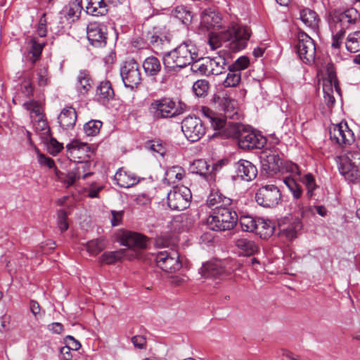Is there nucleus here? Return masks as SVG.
Instances as JSON below:
<instances>
[{"label":"nucleus","instance_id":"obj_34","mask_svg":"<svg viewBox=\"0 0 360 360\" xmlns=\"http://www.w3.org/2000/svg\"><path fill=\"white\" fill-rule=\"evenodd\" d=\"M209 75H219L222 74L227 68L226 59L221 56L213 58H207Z\"/></svg>","mask_w":360,"mask_h":360},{"label":"nucleus","instance_id":"obj_13","mask_svg":"<svg viewBox=\"0 0 360 360\" xmlns=\"http://www.w3.org/2000/svg\"><path fill=\"white\" fill-rule=\"evenodd\" d=\"M181 130L191 142L200 140L205 134V127L202 121L197 117L188 116L181 122Z\"/></svg>","mask_w":360,"mask_h":360},{"label":"nucleus","instance_id":"obj_37","mask_svg":"<svg viewBox=\"0 0 360 360\" xmlns=\"http://www.w3.org/2000/svg\"><path fill=\"white\" fill-rule=\"evenodd\" d=\"M185 174V170L181 167L173 166L166 171L163 182L170 186L175 184L176 181L181 180Z\"/></svg>","mask_w":360,"mask_h":360},{"label":"nucleus","instance_id":"obj_60","mask_svg":"<svg viewBox=\"0 0 360 360\" xmlns=\"http://www.w3.org/2000/svg\"><path fill=\"white\" fill-rule=\"evenodd\" d=\"M37 84L39 86H45L49 83L48 69L46 68H39L37 70Z\"/></svg>","mask_w":360,"mask_h":360},{"label":"nucleus","instance_id":"obj_54","mask_svg":"<svg viewBox=\"0 0 360 360\" xmlns=\"http://www.w3.org/2000/svg\"><path fill=\"white\" fill-rule=\"evenodd\" d=\"M209 89V83L204 79L196 81L193 86V90L197 96H205Z\"/></svg>","mask_w":360,"mask_h":360},{"label":"nucleus","instance_id":"obj_46","mask_svg":"<svg viewBox=\"0 0 360 360\" xmlns=\"http://www.w3.org/2000/svg\"><path fill=\"white\" fill-rule=\"evenodd\" d=\"M238 220L243 231L248 232L255 231L257 219L253 218L251 216H241Z\"/></svg>","mask_w":360,"mask_h":360},{"label":"nucleus","instance_id":"obj_59","mask_svg":"<svg viewBox=\"0 0 360 360\" xmlns=\"http://www.w3.org/2000/svg\"><path fill=\"white\" fill-rule=\"evenodd\" d=\"M21 89L22 93L27 97H30L31 96H32L34 91V86L32 85L30 76H25L24 80L21 83Z\"/></svg>","mask_w":360,"mask_h":360},{"label":"nucleus","instance_id":"obj_20","mask_svg":"<svg viewBox=\"0 0 360 360\" xmlns=\"http://www.w3.org/2000/svg\"><path fill=\"white\" fill-rule=\"evenodd\" d=\"M148 238L138 233L127 232L122 239V244L130 249H144L147 246Z\"/></svg>","mask_w":360,"mask_h":360},{"label":"nucleus","instance_id":"obj_10","mask_svg":"<svg viewBox=\"0 0 360 360\" xmlns=\"http://www.w3.org/2000/svg\"><path fill=\"white\" fill-rule=\"evenodd\" d=\"M154 260L159 268L168 273L175 272L182 266L179 252L172 249L157 252L154 255Z\"/></svg>","mask_w":360,"mask_h":360},{"label":"nucleus","instance_id":"obj_5","mask_svg":"<svg viewBox=\"0 0 360 360\" xmlns=\"http://www.w3.org/2000/svg\"><path fill=\"white\" fill-rule=\"evenodd\" d=\"M238 221V214L229 206L214 208L212 214L207 219L210 228L216 231L233 229Z\"/></svg>","mask_w":360,"mask_h":360},{"label":"nucleus","instance_id":"obj_8","mask_svg":"<svg viewBox=\"0 0 360 360\" xmlns=\"http://www.w3.org/2000/svg\"><path fill=\"white\" fill-rule=\"evenodd\" d=\"M297 39L295 49L300 60L306 64L313 63L316 57L314 41L304 32H298Z\"/></svg>","mask_w":360,"mask_h":360},{"label":"nucleus","instance_id":"obj_42","mask_svg":"<svg viewBox=\"0 0 360 360\" xmlns=\"http://www.w3.org/2000/svg\"><path fill=\"white\" fill-rule=\"evenodd\" d=\"M77 87L78 91L83 94L87 93L91 88V79L86 72L82 71L79 73Z\"/></svg>","mask_w":360,"mask_h":360},{"label":"nucleus","instance_id":"obj_38","mask_svg":"<svg viewBox=\"0 0 360 360\" xmlns=\"http://www.w3.org/2000/svg\"><path fill=\"white\" fill-rule=\"evenodd\" d=\"M127 250L125 249H120L116 251L105 252L103 253L100 257V261L106 264H112L117 262L120 261L122 258L126 257Z\"/></svg>","mask_w":360,"mask_h":360},{"label":"nucleus","instance_id":"obj_1","mask_svg":"<svg viewBox=\"0 0 360 360\" xmlns=\"http://www.w3.org/2000/svg\"><path fill=\"white\" fill-rule=\"evenodd\" d=\"M197 58L196 46L191 40H186L173 50L164 53L162 61L166 72H174L191 65Z\"/></svg>","mask_w":360,"mask_h":360},{"label":"nucleus","instance_id":"obj_51","mask_svg":"<svg viewBox=\"0 0 360 360\" xmlns=\"http://www.w3.org/2000/svg\"><path fill=\"white\" fill-rule=\"evenodd\" d=\"M37 131L41 132V139L49 138L51 136V129L48 125L47 121L44 119V116L38 118L37 123L34 124Z\"/></svg>","mask_w":360,"mask_h":360},{"label":"nucleus","instance_id":"obj_11","mask_svg":"<svg viewBox=\"0 0 360 360\" xmlns=\"http://www.w3.org/2000/svg\"><path fill=\"white\" fill-rule=\"evenodd\" d=\"M191 193L188 188L184 186H174L167 194L168 206L174 210H184L189 206Z\"/></svg>","mask_w":360,"mask_h":360},{"label":"nucleus","instance_id":"obj_19","mask_svg":"<svg viewBox=\"0 0 360 360\" xmlns=\"http://www.w3.org/2000/svg\"><path fill=\"white\" fill-rule=\"evenodd\" d=\"M201 274L205 278L224 279L229 276V273L222 264L219 262H210L203 264Z\"/></svg>","mask_w":360,"mask_h":360},{"label":"nucleus","instance_id":"obj_62","mask_svg":"<svg viewBox=\"0 0 360 360\" xmlns=\"http://www.w3.org/2000/svg\"><path fill=\"white\" fill-rule=\"evenodd\" d=\"M134 346L138 349H144L146 346V339L143 335H135L131 339Z\"/></svg>","mask_w":360,"mask_h":360},{"label":"nucleus","instance_id":"obj_31","mask_svg":"<svg viewBox=\"0 0 360 360\" xmlns=\"http://www.w3.org/2000/svg\"><path fill=\"white\" fill-rule=\"evenodd\" d=\"M82 2L79 0H71L63 9L64 16L72 21L77 20L82 10Z\"/></svg>","mask_w":360,"mask_h":360},{"label":"nucleus","instance_id":"obj_15","mask_svg":"<svg viewBox=\"0 0 360 360\" xmlns=\"http://www.w3.org/2000/svg\"><path fill=\"white\" fill-rule=\"evenodd\" d=\"M87 38L91 44L96 47H103L107 43V27L98 22H90L86 27Z\"/></svg>","mask_w":360,"mask_h":360},{"label":"nucleus","instance_id":"obj_44","mask_svg":"<svg viewBox=\"0 0 360 360\" xmlns=\"http://www.w3.org/2000/svg\"><path fill=\"white\" fill-rule=\"evenodd\" d=\"M191 70L195 73L209 76L207 58L200 59L198 56L191 63Z\"/></svg>","mask_w":360,"mask_h":360},{"label":"nucleus","instance_id":"obj_14","mask_svg":"<svg viewBox=\"0 0 360 360\" xmlns=\"http://www.w3.org/2000/svg\"><path fill=\"white\" fill-rule=\"evenodd\" d=\"M266 143V139L262 134L245 127L239 135L238 144L244 150L261 149Z\"/></svg>","mask_w":360,"mask_h":360},{"label":"nucleus","instance_id":"obj_23","mask_svg":"<svg viewBox=\"0 0 360 360\" xmlns=\"http://www.w3.org/2000/svg\"><path fill=\"white\" fill-rule=\"evenodd\" d=\"M27 44L28 59L32 62V64L34 65L36 61L39 59L45 42L42 40H39L36 37H31L27 39Z\"/></svg>","mask_w":360,"mask_h":360},{"label":"nucleus","instance_id":"obj_61","mask_svg":"<svg viewBox=\"0 0 360 360\" xmlns=\"http://www.w3.org/2000/svg\"><path fill=\"white\" fill-rule=\"evenodd\" d=\"M37 32L40 37H46L47 32L46 13H44L42 16L40 18Z\"/></svg>","mask_w":360,"mask_h":360},{"label":"nucleus","instance_id":"obj_53","mask_svg":"<svg viewBox=\"0 0 360 360\" xmlns=\"http://www.w3.org/2000/svg\"><path fill=\"white\" fill-rule=\"evenodd\" d=\"M301 224L300 221H296L293 224L288 226V227H283L281 229V232L283 236H285L290 240L297 237V230L300 229Z\"/></svg>","mask_w":360,"mask_h":360},{"label":"nucleus","instance_id":"obj_16","mask_svg":"<svg viewBox=\"0 0 360 360\" xmlns=\"http://www.w3.org/2000/svg\"><path fill=\"white\" fill-rule=\"evenodd\" d=\"M330 139L340 146H344L354 141V134L346 122L333 124L329 129Z\"/></svg>","mask_w":360,"mask_h":360},{"label":"nucleus","instance_id":"obj_58","mask_svg":"<svg viewBox=\"0 0 360 360\" xmlns=\"http://www.w3.org/2000/svg\"><path fill=\"white\" fill-rule=\"evenodd\" d=\"M23 106L26 110L30 111L32 113H34L38 118L44 116L41 112L40 104L37 101H31L26 102L23 104Z\"/></svg>","mask_w":360,"mask_h":360},{"label":"nucleus","instance_id":"obj_63","mask_svg":"<svg viewBox=\"0 0 360 360\" xmlns=\"http://www.w3.org/2000/svg\"><path fill=\"white\" fill-rule=\"evenodd\" d=\"M39 162L40 165L47 166L50 169H55L56 168L54 160L43 154L39 155Z\"/></svg>","mask_w":360,"mask_h":360},{"label":"nucleus","instance_id":"obj_2","mask_svg":"<svg viewBox=\"0 0 360 360\" xmlns=\"http://www.w3.org/2000/svg\"><path fill=\"white\" fill-rule=\"evenodd\" d=\"M359 13L354 8L345 11H334L328 16V25L333 33L332 47L339 49L342 44L345 31L356 24Z\"/></svg>","mask_w":360,"mask_h":360},{"label":"nucleus","instance_id":"obj_30","mask_svg":"<svg viewBox=\"0 0 360 360\" xmlns=\"http://www.w3.org/2000/svg\"><path fill=\"white\" fill-rule=\"evenodd\" d=\"M96 96L99 102L105 103L114 97V91L109 81H103L96 88Z\"/></svg>","mask_w":360,"mask_h":360},{"label":"nucleus","instance_id":"obj_27","mask_svg":"<svg viewBox=\"0 0 360 360\" xmlns=\"http://www.w3.org/2000/svg\"><path fill=\"white\" fill-rule=\"evenodd\" d=\"M265 157L262 158V163L264 169L270 172L278 171L283 162L276 150L265 152Z\"/></svg>","mask_w":360,"mask_h":360},{"label":"nucleus","instance_id":"obj_26","mask_svg":"<svg viewBox=\"0 0 360 360\" xmlns=\"http://www.w3.org/2000/svg\"><path fill=\"white\" fill-rule=\"evenodd\" d=\"M117 185L122 188H129L139 182L136 175L129 171L119 169L114 176Z\"/></svg>","mask_w":360,"mask_h":360},{"label":"nucleus","instance_id":"obj_47","mask_svg":"<svg viewBox=\"0 0 360 360\" xmlns=\"http://www.w3.org/2000/svg\"><path fill=\"white\" fill-rule=\"evenodd\" d=\"M102 125L100 120H90L84 125V131L87 136H94L98 134Z\"/></svg>","mask_w":360,"mask_h":360},{"label":"nucleus","instance_id":"obj_7","mask_svg":"<svg viewBox=\"0 0 360 360\" xmlns=\"http://www.w3.org/2000/svg\"><path fill=\"white\" fill-rule=\"evenodd\" d=\"M149 110L156 120L175 117L184 112L182 107H177L174 101L167 98L153 101Z\"/></svg>","mask_w":360,"mask_h":360},{"label":"nucleus","instance_id":"obj_45","mask_svg":"<svg viewBox=\"0 0 360 360\" xmlns=\"http://www.w3.org/2000/svg\"><path fill=\"white\" fill-rule=\"evenodd\" d=\"M229 73L224 81V86L225 87H235L240 82L241 73L239 71L235 70L232 68H227Z\"/></svg>","mask_w":360,"mask_h":360},{"label":"nucleus","instance_id":"obj_52","mask_svg":"<svg viewBox=\"0 0 360 360\" xmlns=\"http://www.w3.org/2000/svg\"><path fill=\"white\" fill-rule=\"evenodd\" d=\"M302 182L307 189V196L309 198H312L314 195V190L317 188V185L316 184L314 176L311 174L304 175L302 177Z\"/></svg>","mask_w":360,"mask_h":360},{"label":"nucleus","instance_id":"obj_50","mask_svg":"<svg viewBox=\"0 0 360 360\" xmlns=\"http://www.w3.org/2000/svg\"><path fill=\"white\" fill-rule=\"evenodd\" d=\"M44 143L47 146V150L53 155H57L63 148V144L59 143L55 138L51 136L49 138H45Z\"/></svg>","mask_w":360,"mask_h":360},{"label":"nucleus","instance_id":"obj_3","mask_svg":"<svg viewBox=\"0 0 360 360\" xmlns=\"http://www.w3.org/2000/svg\"><path fill=\"white\" fill-rule=\"evenodd\" d=\"M251 34L250 27L235 24L221 32L219 37L230 51L238 52L247 46Z\"/></svg>","mask_w":360,"mask_h":360},{"label":"nucleus","instance_id":"obj_33","mask_svg":"<svg viewBox=\"0 0 360 360\" xmlns=\"http://www.w3.org/2000/svg\"><path fill=\"white\" fill-rule=\"evenodd\" d=\"M150 44L156 54L163 56L169 48L170 40L166 37H160L153 34L150 37Z\"/></svg>","mask_w":360,"mask_h":360},{"label":"nucleus","instance_id":"obj_39","mask_svg":"<svg viewBox=\"0 0 360 360\" xmlns=\"http://www.w3.org/2000/svg\"><path fill=\"white\" fill-rule=\"evenodd\" d=\"M236 247L243 251L245 255L250 256L258 251L256 243L248 238H239L236 241Z\"/></svg>","mask_w":360,"mask_h":360},{"label":"nucleus","instance_id":"obj_6","mask_svg":"<svg viewBox=\"0 0 360 360\" xmlns=\"http://www.w3.org/2000/svg\"><path fill=\"white\" fill-rule=\"evenodd\" d=\"M338 169L346 180L356 182L360 178V153L348 152L339 157Z\"/></svg>","mask_w":360,"mask_h":360},{"label":"nucleus","instance_id":"obj_35","mask_svg":"<svg viewBox=\"0 0 360 360\" xmlns=\"http://www.w3.org/2000/svg\"><path fill=\"white\" fill-rule=\"evenodd\" d=\"M202 23L207 29L218 27L221 26V18L218 13L206 10L202 15Z\"/></svg>","mask_w":360,"mask_h":360},{"label":"nucleus","instance_id":"obj_18","mask_svg":"<svg viewBox=\"0 0 360 360\" xmlns=\"http://www.w3.org/2000/svg\"><path fill=\"white\" fill-rule=\"evenodd\" d=\"M89 165V162H81V166H78L75 171H70L67 173H63L55 168V174L58 180L65 184L67 187H70L80 178L82 172H85Z\"/></svg>","mask_w":360,"mask_h":360},{"label":"nucleus","instance_id":"obj_32","mask_svg":"<svg viewBox=\"0 0 360 360\" xmlns=\"http://www.w3.org/2000/svg\"><path fill=\"white\" fill-rule=\"evenodd\" d=\"M274 231V226L271 221L263 218H257L255 233L264 239L269 238Z\"/></svg>","mask_w":360,"mask_h":360},{"label":"nucleus","instance_id":"obj_40","mask_svg":"<svg viewBox=\"0 0 360 360\" xmlns=\"http://www.w3.org/2000/svg\"><path fill=\"white\" fill-rule=\"evenodd\" d=\"M346 49L351 53H356L360 51V31L350 33L345 41Z\"/></svg>","mask_w":360,"mask_h":360},{"label":"nucleus","instance_id":"obj_24","mask_svg":"<svg viewBox=\"0 0 360 360\" xmlns=\"http://www.w3.org/2000/svg\"><path fill=\"white\" fill-rule=\"evenodd\" d=\"M67 148V156L71 160L74 162H78L81 165V162H84L80 160L82 157L79 155L81 152H89V146L87 143H79L78 141H74L66 146Z\"/></svg>","mask_w":360,"mask_h":360},{"label":"nucleus","instance_id":"obj_64","mask_svg":"<svg viewBox=\"0 0 360 360\" xmlns=\"http://www.w3.org/2000/svg\"><path fill=\"white\" fill-rule=\"evenodd\" d=\"M66 345L72 350L77 351L80 347L81 344L79 341L75 340L73 337L68 335L65 339Z\"/></svg>","mask_w":360,"mask_h":360},{"label":"nucleus","instance_id":"obj_48","mask_svg":"<svg viewBox=\"0 0 360 360\" xmlns=\"http://www.w3.org/2000/svg\"><path fill=\"white\" fill-rule=\"evenodd\" d=\"M105 248L103 239H95L86 243L87 251L92 255H96Z\"/></svg>","mask_w":360,"mask_h":360},{"label":"nucleus","instance_id":"obj_41","mask_svg":"<svg viewBox=\"0 0 360 360\" xmlns=\"http://www.w3.org/2000/svg\"><path fill=\"white\" fill-rule=\"evenodd\" d=\"M172 15L184 25L190 23L193 18L191 12L184 6H176L172 11Z\"/></svg>","mask_w":360,"mask_h":360},{"label":"nucleus","instance_id":"obj_29","mask_svg":"<svg viewBox=\"0 0 360 360\" xmlns=\"http://www.w3.org/2000/svg\"><path fill=\"white\" fill-rule=\"evenodd\" d=\"M232 200L224 195L219 191H212L207 199V204L210 207H224L226 206H230Z\"/></svg>","mask_w":360,"mask_h":360},{"label":"nucleus","instance_id":"obj_21","mask_svg":"<svg viewBox=\"0 0 360 360\" xmlns=\"http://www.w3.org/2000/svg\"><path fill=\"white\" fill-rule=\"evenodd\" d=\"M300 19L312 32L318 33L321 19L319 15L313 10L305 8L300 11Z\"/></svg>","mask_w":360,"mask_h":360},{"label":"nucleus","instance_id":"obj_22","mask_svg":"<svg viewBox=\"0 0 360 360\" xmlns=\"http://www.w3.org/2000/svg\"><path fill=\"white\" fill-rule=\"evenodd\" d=\"M77 112L75 108L67 107L62 110L58 117L60 127L64 130L73 129L77 121Z\"/></svg>","mask_w":360,"mask_h":360},{"label":"nucleus","instance_id":"obj_56","mask_svg":"<svg viewBox=\"0 0 360 360\" xmlns=\"http://www.w3.org/2000/svg\"><path fill=\"white\" fill-rule=\"evenodd\" d=\"M249 64V58L246 56H241L231 65L227 64V68H232L235 70L240 72V70L247 68Z\"/></svg>","mask_w":360,"mask_h":360},{"label":"nucleus","instance_id":"obj_12","mask_svg":"<svg viewBox=\"0 0 360 360\" xmlns=\"http://www.w3.org/2000/svg\"><path fill=\"white\" fill-rule=\"evenodd\" d=\"M120 75L124 86L131 89L137 88L141 83L142 77L139 65L134 59L124 63L120 68Z\"/></svg>","mask_w":360,"mask_h":360},{"label":"nucleus","instance_id":"obj_57","mask_svg":"<svg viewBox=\"0 0 360 360\" xmlns=\"http://www.w3.org/2000/svg\"><path fill=\"white\" fill-rule=\"evenodd\" d=\"M58 226L63 233L68 230L69 225L68 222V214L65 210H60L58 212Z\"/></svg>","mask_w":360,"mask_h":360},{"label":"nucleus","instance_id":"obj_55","mask_svg":"<svg viewBox=\"0 0 360 360\" xmlns=\"http://www.w3.org/2000/svg\"><path fill=\"white\" fill-rule=\"evenodd\" d=\"M323 90L324 93V100L326 105L328 107L333 106L335 102V99L333 95V90L332 88L331 82H330L328 84H324Z\"/></svg>","mask_w":360,"mask_h":360},{"label":"nucleus","instance_id":"obj_28","mask_svg":"<svg viewBox=\"0 0 360 360\" xmlns=\"http://www.w3.org/2000/svg\"><path fill=\"white\" fill-rule=\"evenodd\" d=\"M221 106L224 111V115H222L226 120H238V108L237 101L229 97H224L221 100Z\"/></svg>","mask_w":360,"mask_h":360},{"label":"nucleus","instance_id":"obj_4","mask_svg":"<svg viewBox=\"0 0 360 360\" xmlns=\"http://www.w3.org/2000/svg\"><path fill=\"white\" fill-rule=\"evenodd\" d=\"M200 112L214 130H222V134L225 136L234 138L238 141L239 140V135H240L241 131H243L245 128L244 125L238 122H227L226 120L222 117L221 115L214 112L206 106H202Z\"/></svg>","mask_w":360,"mask_h":360},{"label":"nucleus","instance_id":"obj_36","mask_svg":"<svg viewBox=\"0 0 360 360\" xmlns=\"http://www.w3.org/2000/svg\"><path fill=\"white\" fill-rule=\"evenodd\" d=\"M143 68L148 76L154 77L160 72L162 65L158 58L150 56L144 60Z\"/></svg>","mask_w":360,"mask_h":360},{"label":"nucleus","instance_id":"obj_9","mask_svg":"<svg viewBox=\"0 0 360 360\" xmlns=\"http://www.w3.org/2000/svg\"><path fill=\"white\" fill-rule=\"evenodd\" d=\"M255 200L264 207H275L281 201V193L275 185L263 186L256 192Z\"/></svg>","mask_w":360,"mask_h":360},{"label":"nucleus","instance_id":"obj_49","mask_svg":"<svg viewBox=\"0 0 360 360\" xmlns=\"http://www.w3.org/2000/svg\"><path fill=\"white\" fill-rule=\"evenodd\" d=\"M285 184L292 193L295 199H299L302 193V188L294 179L291 177H285L283 180Z\"/></svg>","mask_w":360,"mask_h":360},{"label":"nucleus","instance_id":"obj_17","mask_svg":"<svg viewBox=\"0 0 360 360\" xmlns=\"http://www.w3.org/2000/svg\"><path fill=\"white\" fill-rule=\"evenodd\" d=\"M234 169L237 176L245 181H252L257 175V167L248 160H240L234 164Z\"/></svg>","mask_w":360,"mask_h":360},{"label":"nucleus","instance_id":"obj_25","mask_svg":"<svg viewBox=\"0 0 360 360\" xmlns=\"http://www.w3.org/2000/svg\"><path fill=\"white\" fill-rule=\"evenodd\" d=\"M86 4V11L94 16L104 15L108 11V5L105 0H82Z\"/></svg>","mask_w":360,"mask_h":360},{"label":"nucleus","instance_id":"obj_43","mask_svg":"<svg viewBox=\"0 0 360 360\" xmlns=\"http://www.w3.org/2000/svg\"><path fill=\"white\" fill-rule=\"evenodd\" d=\"M190 170L192 173L205 176L210 174V165L204 160H196L191 164Z\"/></svg>","mask_w":360,"mask_h":360}]
</instances>
